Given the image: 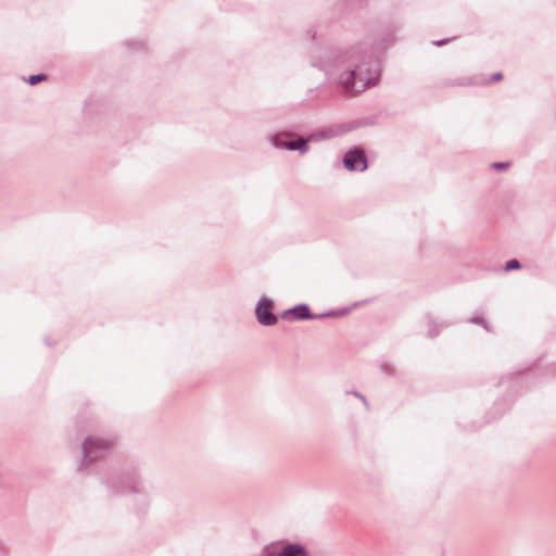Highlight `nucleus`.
Returning a JSON list of instances; mask_svg holds the SVG:
<instances>
[{
  "mask_svg": "<svg viewBox=\"0 0 556 556\" xmlns=\"http://www.w3.org/2000/svg\"><path fill=\"white\" fill-rule=\"evenodd\" d=\"M326 73L346 90L361 92L377 83L379 67L358 49H351L332 56L324 66Z\"/></svg>",
  "mask_w": 556,
  "mask_h": 556,
  "instance_id": "obj_1",
  "label": "nucleus"
},
{
  "mask_svg": "<svg viewBox=\"0 0 556 556\" xmlns=\"http://www.w3.org/2000/svg\"><path fill=\"white\" fill-rule=\"evenodd\" d=\"M113 446V441L96 437H88L83 446L84 462L91 463L104 451Z\"/></svg>",
  "mask_w": 556,
  "mask_h": 556,
  "instance_id": "obj_2",
  "label": "nucleus"
},
{
  "mask_svg": "<svg viewBox=\"0 0 556 556\" xmlns=\"http://www.w3.org/2000/svg\"><path fill=\"white\" fill-rule=\"evenodd\" d=\"M273 302L266 296H262L256 305L255 315L257 321L264 326L277 324L278 318L273 314Z\"/></svg>",
  "mask_w": 556,
  "mask_h": 556,
  "instance_id": "obj_3",
  "label": "nucleus"
},
{
  "mask_svg": "<svg viewBox=\"0 0 556 556\" xmlns=\"http://www.w3.org/2000/svg\"><path fill=\"white\" fill-rule=\"evenodd\" d=\"M343 164L349 170L363 172L367 168V160L364 152L359 149H353L345 153Z\"/></svg>",
  "mask_w": 556,
  "mask_h": 556,
  "instance_id": "obj_4",
  "label": "nucleus"
},
{
  "mask_svg": "<svg viewBox=\"0 0 556 556\" xmlns=\"http://www.w3.org/2000/svg\"><path fill=\"white\" fill-rule=\"evenodd\" d=\"M274 144L276 148L279 149L298 150L301 153H305L308 149L307 140L303 138H299L295 140L276 139Z\"/></svg>",
  "mask_w": 556,
  "mask_h": 556,
  "instance_id": "obj_5",
  "label": "nucleus"
},
{
  "mask_svg": "<svg viewBox=\"0 0 556 556\" xmlns=\"http://www.w3.org/2000/svg\"><path fill=\"white\" fill-rule=\"evenodd\" d=\"M305 555V549L300 544H288L277 552V556H302Z\"/></svg>",
  "mask_w": 556,
  "mask_h": 556,
  "instance_id": "obj_6",
  "label": "nucleus"
},
{
  "mask_svg": "<svg viewBox=\"0 0 556 556\" xmlns=\"http://www.w3.org/2000/svg\"><path fill=\"white\" fill-rule=\"evenodd\" d=\"M289 315H294L295 319L313 318V316L309 314L307 305L305 304L288 309L283 316L287 317Z\"/></svg>",
  "mask_w": 556,
  "mask_h": 556,
  "instance_id": "obj_7",
  "label": "nucleus"
},
{
  "mask_svg": "<svg viewBox=\"0 0 556 556\" xmlns=\"http://www.w3.org/2000/svg\"><path fill=\"white\" fill-rule=\"evenodd\" d=\"M520 268V263L518 260H509L508 262H506L505 264V270H513V269H518Z\"/></svg>",
  "mask_w": 556,
  "mask_h": 556,
  "instance_id": "obj_8",
  "label": "nucleus"
},
{
  "mask_svg": "<svg viewBox=\"0 0 556 556\" xmlns=\"http://www.w3.org/2000/svg\"><path fill=\"white\" fill-rule=\"evenodd\" d=\"M43 79H46V76L42 74H38V75L29 76L27 81L29 83V85H36L37 83H39Z\"/></svg>",
  "mask_w": 556,
  "mask_h": 556,
  "instance_id": "obj_9",
  "label": "nucleus"
},
{
  "mask_svg": "<svg viewBox=\"0 0 556 556\" xmlns=\"http://www.w3.org/2000/svg\"><path fill=\"white\" fill-rule=\"evenodd\" d=\"M507 165H508L507 163H494L493 167L498 168V169H503V168H506Z\"/></svg>",
  "mask_w": 556,
  "mask_h": 556,
  "instance_id": "obj_10",
  "label": "nucleus"
},
{
  "mask_svg": "<svg viewBox=\"0 0 556 556\" xmlns=\"http://www.w3.org/2000/svg\"><path fill=\"white\" fill-rule=\"evenodd\" d=\"M502 78V74L501 73H496L494 76H493V80H498Z\"/></svg>",
  "mask_w": 556,
  "mask_h": 556,
  "instance_id": "obj_11",
  "label": "nucleus"
}]
</instances>
